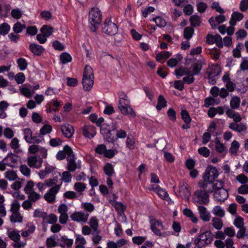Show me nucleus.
Returning <instances> with one entry per match:
<instances>
[{
    "label": "nucleus",
    "mask_w": 248,
    "mask_h": 248,
    "mask_svg": "<svg viewBox=\"0 0 248 248\" xmlns=\"http://www.w3.org/2000/svg\"><path fill=\"white\" fill-rule=\"evenodd\" d=\"M239 148V143L236 140H233L231 144L229 152L232 154H236Z\"/></svg>",
    "instance_id": "de8ad7c7"
},
{
    "label": "nucleus",
    "mask_w": 248,
    "mask_h": 248,
    "mask_svg": "<svg viewBox=\"0 0 248 248\" xmlns=\"http://www.w3.org/2000/svg\"><path fill=\"white\" fill-rule=\"evenodd\" d=\"M52 130V126L49 124H45L41 128L40 134L41 135H45L46 134L50 133Z\"/></svg>",
    "instance_id": "603ef678"
},
{
    "label": "nucleus",
    "mask_w": 248,
    "mask_h": 248,
    "mask_svg": "<svg viewBox=\"0 0 248 248\" xmlns=\"http://www.w3.org/2000/svg\"><path fill=\"white\" fill-rule=\"evenodd\" d=\"M150 223L151 229L155 235L163 237L166 236L165 232H161V231L164 229V227L160 221L153 219L150 220Z\"/></svg>",
    "instance_id": "0eeeda50"
},
{
    "label": "nucleus",
    "mask_w": 248,
    "mask_h": 248,
    "mask_svg": "<svg viewBox=\"0 0 248 248\" xmlns=\"http://www.w3.org/2000/svg\"><path fill=\"white\" fill-rule=\"evenodd\" d=\"M34 186V183L32 181H29L27 182L25 187H24V191L26 194L30 193L34 191L33 187Z\"/></svg>",
    "instance_id": "052dcab7"
},
{
    "label": "nucleus",
    "mask_w": 248,
    "mask_h": 248,
    "mask_svg": "<svg viewBox=\"0 0 248 248\" xmlns=\"http://www.w3.org/2000/svg\"><path fill=\"white\" fill-rule=\"evenodd\" d=\"M203 181L200 182L198 183V186L200 187V190L205 191L207 193L209 194L212 193L214 191V182L209 180H206L204 177H203Z\"/></svg>",
    "instance_id": "1a4fd4ad"
},
{
    "label": "nucleus",
    "mask_w": 248,
    "mask_h": 248,
    "mask_svg": "<svg viewBox=\"0 0 248 248\" xmlns=\"http://www.w3.org/2000/svg\"><path fill=\"white\" fill-rule=\"evenodd\" d=\"M153 20L154 21L157 26L162 28L166 25V22L164 19L160 16H156L153 18Z\"/></svg>",
    "instance_id": "c03bdc74"
},
{
    "label": "nucleus",
    "mask_w": 248,
    "mask_h": 248,
    "mask_svg": "<svg viewBox=\"0 0 248 248\" xmlns=\"http://www.w3.org/2000/svg\"><path fill=\"white\" fill-rule=\"evenodd\" d=\"M226 20L225 16L222 15L217 16L215 17H211L209 19V22L212 29L216 28L218 25L223 23Z\"/></svg>",
    "instance_id": "4468645a"
},
{
    "label": "nucleus",
    "mask_w": 248,
    "mask_h": 248,
    "mask_svg": "<svg viewBox=\"0 0 248 248\" xmlns=\"http://www.w3.org/2000/svg\"><path fill=\"white\" fill-rule=\"evenodd\" d=\"M122 113L124 115H130L131 116H136V113L133 108L128 104L119 108Z\"/></svg>",
    "instance_id": "5701e85b"
},
{
    "label": "nucleus",
    "mask_w": 248,
    "mask_h": 248,
    "mask_svg": "<svg viewBox=\"0 0 248 248\" xmlns=\"http://www.w3.org/2000/svg\"><path fill=\"white\" fill-rule=\"evenodd\" d=\"M17 63L19 69L24 71L26 69L28 66L27 61L23 58H20L17 60Z\"/></svg>",
    "instance_id": "ea45409f"
},
{
    "label": "nucleus",
    "mask_w": 248,
    "mask_h": 248,
    "mask_svg": "<svg viewBox=\"0 0 248 248\" xmlns=\"http://www.w3.org/2000/svg\"><path fill=\"white\" fill-rule=\"evenodd\" d=\"M94 75L92 68L86 65L83 72L82 83L83 88L86 91H90L93 84Z\"/></svg>",
    "instance_id": "f257e3e1"
},
{
    "label": "nucleus",
    "mask_w": 248,
    "mask_h": 248,
    "mask_svg": "<svg viewBox=\"0 0 248 248\" xmlns=\"http://www.w3.org/2000/svg\"><path fill=\"white\" fill-rule=\"evenodd\" d=\"M240 99L238 96H233L230 101V107L232 109H237L240 106Z\"/></svg>",
    "instance_id": "7c9ffc66"
},
{
    "label": "nucleus",
    "mask_w": 248,
    "mask_h": 248,
    "mask_svg": "<svg viewBox=\"0 0 248 248\" xmlns=\"http://www.w3.org/2000/svg\"><path fill=\"white\" fill-rule=\"evenodd\" d=\"M218 172L216 168L212 166H209L206 169L203 175V177H204L206 180L213 182L218 177Z\"/></svg>",
    "instance_id": "9b49d317"
},
{
    "label": "nucleus",
    "mask_w": 248,
    "mask_h": 248,
    "mask_svg": "<svg viewBox=\"0 0 248 248\" xmlns=\"http://www.w3.org/2000/svg\"><path fill=\"white\" fill-rule=\"evenodd\" d=\"M189 21L191 26L193 27L199 26L201 22L200 17L196 15L191 16Z\"/></svg>",
    "instance_id": "c756f323"
},
{
    "label": "nucleus",
    "mask_w": 248,
    "mask_h": 248,
    "mask_svg": "<svg viewBox=\"0 0 248 248\" xmlns=\"http://www.w3.org/2000/svg\"><path fill=\"white\" fill-rule=\"evenodd\" d=\"M167 106V101L163 95H160L157 100V104L156 105V109L160 110L162 108H165Z\"/></svg>",
    "instance_id": "c85d7f7f"
},
{
    "label": "nucleus",
    "mask_w": 248,
    "mask_h": 248,
    "mask_svg": "<svg viewBox=\"0 0 248 248\" xmlns=\"http://www.w3.org/2000/svg\"><path fill=\"white\" fill-rule=\"evenodd\" d=\"M40 31L42 34L48 37L52 34L53 29L52 27L44 25L41 27Z\"/></svg>",
    "instance_id": "a878e982"
},
{
    "label": "nucleus",
    "mask_w": 248,
    "mask_h": 248,
    "mask_svg": "<svg viewBox=\"0 0 248 248\" xmlns=\"http://www.w3.org/2000/svg\"><path fill=\"white\" fill-rule=\"evenodd\" d=\"M198 153L205 157H207L210 155V150L206 147H202L198 149Z\"/></svg>",
    "instance_id": "0e129e2a"
},
{
    "label": "nucleus",
    "mask_w": 248,
    "mask_h": 248,
    "mask_svg": "<svg viewBox=\"0 0 248 248\" xmlns=\"http://www.w3.org/2000/svg\"><path fill=\"white\" fill-rule=\"evenodd\" d=\"M238 122L230 123L229 126V128L237 132H242L247 131V127L246 124Z\"/></svg>",
    "instance_id": "2eb2a0df"
},
{
    "label": "nucleus",
    "mask_w": 248,
    "mask_h": 248,
    "mask_svg": "<svg viewBox=\"0 0 248 248\" xmlns=\"http://www.w3.org/2000/svg\"><path fill=\"white\" fill-rule=\"evenodd\" d=\"M65 150L67 153V160L68 161L67 169L69 171L73 172L77 169H80L81 167V161L78 160L76 162V157L72 148L70 146L65 147Z\"/></svg>",
    "instance_id": "7ed1b4c3"
},
{
    "label": "nucleus",
    "mask_w": 248,
    "mask_h": 248,
    "mask_svg": "<svg viewBox=\"0 0 248 248\" xmlns=\"http://www.w3.org/2000/svg\"><path fill=\"white\" fill-rule=\"evenodd\" d=\"M178 193L180 197L188 201L191 195L188 185L185 183H181L179 186Z\"/></svg>",
    "instance_id": "f8f14e48"
},
{
    "label": "nucleus",
    "mask_w": 248,
    "mask_h": 248,
    "mask_svg": "<svg viewBox=\"0 0 248 248\" xmlns=\"http://www.w3.org/2000/svg\"><path fill=\"white\" fill-rule=\"evenodd\" d=\"M61 241L66 245L67 248H71L73 244V240L68 239L66 236H63L61 237Z\"/></svg>",
    "instance_id": "338daca9"
},
{
    "label": "nucleus",
    "mask_w": 248,
    "mask_h": 248,
    "mask_svg": "<svg viewBox=\"0 0 248 248\" xmlns=\"http://www.w3.org/2000/svg\"><path fill=\"white\" fill-rule=\"evenodd\" d=\"M193 70L192 74L193 75H197L200 73L202 65L200 62H197L193 64L192 65Z\"/></svg>",
    "instance_id": "5fc2aeb1"
},
{
    "label": "nucleus",
    "mask_w": 248,
    "mask_h": 248,
    "mask_svg": "<svg viewBox=\"0 0 248 248\" xmlns=\"http://www.w3.org/2000/svg\"><path fill=\"white\" fill-rule=\"evenodd\" d=\"M34 217H41L43 219L46 218L47 215L46 213L40 211L39 209H36L33 213Z\"/></svg>",
    "instance_id": "bf43d9fd"
},
{
    "label": "nucleus",
    "mask_w": 248,
    "mask_h": 248,
    "mask_svg": "<svg viewBox=\"0 0 248 248\" xmlns=\"http://www.w3.org/2000/svg\"><path fill=\"white\" fill-rule=\"evenodd\" d=\"M60 57L61 62L63 64L70 62L72 61V57L71 55L67 52L62 53L60 55Z\"/></svg>",
    "instance_id": "473e14b6"
},
{
    "label": "nucleus",
    "mask_w": 248,
    "mask_h": 248,
    "mask_svg": "<svg viewBox=\"0 0 248 248\" xmlns=\"http://www.w3.org/2000/svg\"><path fill=\"white\" fill-rule=\"evenodd\" d=\"M221 72L219 67L217 65H212L210 68L208 69V75L209 76L217 77L218 76Z\"/></svg>",
    "instance_id": "b1692460"
},
{
    "label": "nucleus",
    "mask_w": 248,
    "mask_h": 248,
    "mask_svg": "<svg viewBox=\"0 0 248 248\" xmlns=\"http://www.w3.org/2000/svg\"><path fill=\"white\" fill-rule=\"evenodd\" d=\"M89 217L88 213H85L81 211L75 212L70 215V218L73 221L81 223L86 222Z\"/></svg>",
    "instance_id": "9d476101"
},
{
    "label": "nucleus",
    "mask_w": 248,
    "mask_h": 248,
    "mask_svg": "<svg viewBox=\"0 0 248 248\" xmlns=\"http://www.w3.org/2000/svg\"><path fill=\"white\" fill-rule=\"evenodd\" d=\"M229 196L228 191L225 188H221L216 190L214 194L215 199L218 202H223Z\"/></svg>",
    "instance_id": "ddd939ff"
},
{
    "label": "nucleus",
    "mask_w": 248,
    "mask_h": 248,
    "mask_svg": "<svg viewBox=\"0 0 248 248\" xmlns=\"http://www.w3.org/2000/svg\"><path fill=\"white\" fill-rule=\"evenodd\" d=\"M28 194H29L28 200L32 202H35L41 198V195L35 191L31 192Z\"/></svg>",
    "instance_id": "49530a36"
},
{
    "label": "nucleus",
    "mask_w": 248,
    "mask_h": 248,
    "mask_svg": "<svg viewBox=\"0 0 248 248\" xmlns=\"http://www.w3.org/2000/svg\"><path fill=\"white\" fill-rule=\"evenodd\" d=\"M213 240V235L209 230L201 233L195 240L196 246L205 247L211 244Z\"/></svg>",
    "instance_id": "20e7f679"
},
{
    "label": "nucleus",
    "mask_w": 248,
    "mask_h": 248,
    "mask_svg": "<svg viewBox=\"0 0 248 248\" xmlns=\"http://www.w3.org/2000/svg\"><path fill=\"white\" fill-rule=\"evenodd\" d=\"M193 76V74H192L191 72L186 75V76L183 78L182 81L184 83H186V84H190L193 83L195 80V78Z\"/></svg>",
    "instance_id": "09e8293b"
},
{
    "label": "nucleus",
    "mask_w": 248,
    "mask_h": 248,
    "mask_svg": "<svg viewBox=\"0 0 248 248\" xmlns=\"http://www.w3.org/2000/svg\"><path fill=\"white\" fill-rule=\"evenodd\" d=\"M30 49L34 54L38 56L40 55L44 50L42 46L34 43L30 45Z\"/></svg>",
    "instance_id": "4be33fe9"
},
{
    "label": "nucleus",
    "mask_w": 248,
    "mask_h": 248,
    "mask_svg": "<svg viewBox=\"0 0 248 248\" xmlns=\"http://www.w3.org/2000/svg\"><path fill=\"white\" fill-rule=\"evenodd\" d=\"M20 208V204L17 200H15L12 203L10 211L12 213L19 212L18 211Z\"/></svg>",
    "instance_id": "69168bd1"
},
{
    "label": "nucleus",
    "mask_w": 248,
    "mask_h": 248,
    "mask_svg": "<svg viewBox=\"0 0 248 248\" xmlns=\"http://www.w3.org/2000/svg\"><path fill=\"white\" fill-rule=\"evenodd\" d=\"M103 170L106 175L111 177L114 173L113 166L109 163H107L103 167Z\"/></svg>",
    "instance_id": "393cba45"
},
{
    "label": "nucleus",
    "mask_w": 248,
    "mask_h": 248,
    "mask_svg": "<svg viewBox=\"0 0 248 248\" xmlns=\"http://www.w3.org/2000/svg\"><path fill=\"white\" fill-rule=\"evenodd\" d=\"M213 227L217 230H220L223 226V222L220 218L214 217L212 220Z\"/></svg>",
    "instance_id": "72a5a7b5"
},
{
    "label": "nucleus",
    "mask_w": 248,
    "mask_h": 248,
    "mask_svg": "<svg viewBox=\"0 0 248 248\" xmlns=\"http://www.w3.org/2000/svg\"><path fill=\"white\" fill-rule=\"evenodd\" d=\"M215 149L217 152L221 153L225 150V147L223 143H221L217 139L215 143Z\"/></svg>",
    "instance_id": "e2e57ef3"
},
{
    "label": "nucleus",
    "mask_w": 248,
    "mask_h": 248,
    "mask_svg": "<svg viewBox=\"0 0 248 248\" xmlns=\"http://www.w3.org/2000/svg\"><path fill=\"white\" fill-rule=\"evenodd\" d=\"M86 188V185L84 183L77 182L74 184V189L78 192H82L85 190Z\"/></svg>",
    "instance_id": "4d7b16f0"
},
{
    "label": "nucleus",
    "mask_w": 248,
    "mask_h": 248,
    "mask_svg": "<svg viewBox=\"0 0 248 248\" xmlns=\"http://www.w3.org/2000/svg\"><path fill=\"white\" fill-rule=\"evenodd\" d=\"M26 28L24 24H21L19 22L16 23L13 26V31L16 33H19L22 31L23 30Z\"/></svg>",
    "instance_id": "58836bf2"
},
{
    "label": "nucleus",
    "mask_w": 248,
    "mask_h": 248,
    "mask_svg": "<svg viewBox=\"0 0 248 248\" xmlns=\"http://www.w3.org/2000/svg\"><path fill=\"white\" fill-rule=\"evenodd\" d=\"M189 73H190V71L186 67H181L175 70V74L178 78L181 77L186 75Z\"/></svg>",
    "instance_id": "bb28decb"
},
{
    "label": "nucleus",
    "mask_w": 248,
    "mask_h": 248,
    "mask_svg": "<svg viewBox=\"0 0 248 248\" xmlns=\"http://www.w3.org/2000/svg\"><path fill=\"white\" fill-rule=\"evenodd\" d=\"M10 30V26L7 23H3L0 25V34L3 36L6 35Z\"/></svg>",
    "instance_id": "a19ab883"
},
{
    "label": "nucleus",
    "mask_w": 248,
    "mask_h": 248,
    "mask_svg": "<svg viewBox=\"0 0 248 248\" xmlns=\"http://www.w3.org/2000/svg\"><path fill=\"white\" fill-rule=\"evenodd\" d=\"M8 237L14 242L19 241L20 235L18 231H11L8 232Z\"/></svg>",
    "instance_id": "4c0bfd02"
},
{
    "label": "nucleus",
    "mask_w": 248,
    "mask_h": 248,
    "mask_svg": "<svg viewBox=\"0 0 248 248\" xmlns=\"http://www.w3.org/2000/svg\"><path fill=\"white\" fill-rule=\"evenodd\" d=\"M198 209L200 218L204 221H209L210 219V215L206 208L202 205H198Z\"/></svg>",
    "instance_id": "f3484780"
},
{
    "label": "nucleus",
    "mask_w": 248,
    "mask_h": 248,
    "mask_svg": "<svg viewBox=\"0 0 248 248\" xmlns=\"http://www.w3.org/2000/svg\"><path fill=\"white\" fill-rule=\"evenodd\" d=\"M100 127V132L103 136L106 137L108 139V140H110V137H107V133L110 131V129H108V124H103Z\"/></svg>",
    "instance_id": "13d9d810"
},
{
    "label": "nucleus",
    "mask_w": 248,
    "mask_h": 248,
    "mask_svg": "<svg viewBox=\"0 0 248 248\" xmlns=\"http://www.w3.org/2000/svg\"><path fill=\"white\" fill-rule=\"evenodd\" d=\"M114 207L117 211L118 214L120 215L124 214V210L125 207L122 203L120 202H116L115 203Z\"/></svg>",
    "instance_id": "a18cd8bd"
},
{
    "label": "nucleus",
    "mask_w": 248,
    "mask_h": 248,
    "mask_svg": "<svg viewBox=\"0 0 248 248\" xmlns=\"http://www.w3.org/2000/svg\"><path fill=\"white\" fill-rule=\"evenodd\" d=\"M243 47L242 43H239L232 50L233 56L235 58H240L241 56V50Z\"/></svg>",
    "instance_id": "79ce46f5"
},
{
    "label": "nucleus",
    "mask_w": 248,
    "mask_h": 248,
    "mask_svg": "<svg viewBox=\"0 0 248 248\" xmlns=\"http://www.w3.org/2000/svg\"><path fill=\"white\" fill-rule=\"evenodd\" d=\"M244 15L238 12H233L231 15V18L229 23L231 26H235L237 21H240L243 19Z\"/></svg>",
    "instance_id": "aec40b11"
},
{
    "label": "nucleus",
    "mask_w": 248,
    "mask_h": 248,
    "mask_svg": "<svg viewBox=\"0 0 248 248\" xmlns=\"http://www.w3.org/2000/svg\"><path fill=\"white\" fill-rule=\"evenodd\" d=\"M118 28L116 24L112 22L110 19H107L102 27L104 33L109 35H114L117 33Z\"/></svg>",
    "instance_id": "423d86ee"
},
{
    "label": "nucleus",
    "mask_w": 248,
    "mask_h": 248,
    "mask_svg": "<svg viewBox=\"0 0 248 248\" xmlns=\"http://www.w3.org/2000/svg\"><path fill=\"white\" fill-rule=\"evenodd\" d=\"M193 201L197 205H206L209 202V194L199 189L196 190L193 195Z\"/></svg>",
    "instance_id": "39448f33"
},
{
    "label": "nucleus",
    "mask_w": 248,
    "mask_h": 248,
    "mask_svg": "<svg viewBox=\"0 0 248 248\" xmlns=\"http://www.w3.org/2000/svg\"><path fill=\"white\" fill-rule=\"evenodd\" d=\"M239 230L238 231L236 234V236L238 238H244L245 236H248V229H247L245 227H243L242 228H239Z\"/></svg>",
    "instance_id": "3c124183"
},
{
    "label": "nucleus",
    "mask_w": 248,
    "mask_h": 248,
    "mask_svg": "<svg viewBox=\"0 0 248 248\" xmlns=\"http://www.w3.org/2000/svg\"><path fill=\"white\" fill-rule=\"evenodd\" d=\"M42 160L40 161V163L39 165H36L37 162V157L35 156H31L28 158V165L31 167H35V168L38 169L41 166Z\"/></svg>",
    "instance_id": "cd10ccee"
},
{
    "label": "nucleus",
    "mask_w": 248,
    "mask_h": 248,
    "mask_svg": "<svg viewBox=\"0 0 248 248\" xmlns=\"http://www.w3.org/2000/svg\"><path fill=\"white\" fill-rule=\"evenodd\" d=\"M61 131L63 135L67 138H71L74 133V129L73 126L69 124L62 125Z\"/></svg>",
    "instance_id": "dca6fc26"
},
{
    "label": "nucleus",
    "mask_w": 248,
    "mask_h": 248,
    "mask_svg": "<svg viewBox=\"0 0 248 248\" xmlns=\"http://www.w3.org/2000/svg\"><path fill=\"white\" fill-rule=\"evenodd\" d=\"M102 19L101 11L97 8H92L89 12V21L91 24V30L95 32Z\"/></svg>",
    "instance_id": "f03ea898"
},
{
    "label": "nucleus",
    "mask_w": 248,
    "mask_h": 248,
    "mask_svg": "<svg viewBox=\"0 0 248 248\" xmlns=\"http://www.w3.org/2000/svg\"><path fill=\"white\" fill-rule=\"evenodd\" d=\"M240 68L241 71L248 70V58L247 57L242 58Z\"/></svg>",
    "instance_id": "774afa93"
},
{
    "label": "nucleus",
    "mask_w": 248,
    "mask_h": 248,
    "mask_svg": "<svg viewBox=\"0 0 248 248\" xmlns=\"http://www.w3.org/2000/svg\"><path fill=\"white\" fill-rule=\"evenodd\" d=\"M151 190H153L156 192L158 196L162 199L167 200L168 198L169 195L166 191L161 188L159 186L155 185L153 186L150 188Z\"/></svg>",
    "instance_id": "6ab92c4d"
},
{
    "label": "nucleus",
    "mask_w": 248,
    "mask_h": 248,
    "mask_svg": "<svg viewBox=\"0 0 248 248\" xmlns=\"http://www.w3.org/2000/svg\"><path fill=\"white\" fill-rule=\"evenodd\" d=\"M22 220L23 217L21 215L19 212L12 213L10 217V221L14 223H20L22 221Z\"/></svg>",
    "instance_id": "2f4dec72"
},
{
    "label": "nucleus",
    "mask_w": 248,
    "mask_h": 248,
    "mask_svg": "<svg viewBox=\"0 0 248 248\" xmlns=\"http://www.w3.org/2000/svg\"><path fill=\"white\" fill-rule=\"evenodd\" d=\"M81 207V208H84L85 210L90 213L92 212L94 210V205L91 202L82 203Z\"/></svg>",
    "instance_id": "6e6d98bb"
},
{
    "label": "nucleus",
    "mask_w": 248,
    "mask_h": 248,
    "mask_svg": "<svg viewBox=\"0 0 248 248\" xmlns=\"http://www.w3.org/2000/svg\"><path fill=\"white\" fill-rule=\"evenodd\" d=\"M24 139L26 141L29 143H31V140H32V132L30 128H25L24 130Z\"/></svg>",
    "instance_id": "c9c22d12"
},
{
    "label": "nucleus",
    "mask_w": 248,
    "mask_h": 248,
    "mask_svg": "<svg viewBox=\"0 0 248 248\" xmlns=\"http://www.w3.org/2000/svg\"><path fill=\"white\" fill-rule=\"evenodd\" d=\"M60 185H57L52 187L45 194L44 198L49 203H53L55 201L56 195L60 188Z\"/></svg>",
    "instance_id": "6e6552de"
},
{
    "label": "nucleus",
    "mask_w": 248,
    "mask_h": 248,
    "mask_svg": "<svg viewBox=\"0 0 248 248\" xmlns=\"http://www.w3.org/2000/svg\"><path fill=\"white\" fill-rule=\"evenodd\" d=\"M233 224L238 228H242L244 227L243 218L240 216L237 217L234 220Z\"/></svg>",
    "instance_id": "864d4df0"
},
{
    "label": "nucleus",
    "mask_w": 248,
    "mask_h": 248,
    "mask_svg": "<svg viewBox=\"0 0 248 248\" xmlns=\"http://www.w3.org/2000/svg\"><path fill=\"white\" fill-rule=\"evenodd\" d=\"M57 237V235H53L51 237L47 238L46 240V245L48 248H51L56 246V242L55 239Z\"/></svg>",
    "instance_id": "37998d69"
},
{
    "label": "nucleus",
    "mask_w": 248,
    "mask_h": 248,
    "mask_svg": "<svg viewBox=\"0 0 248 248\" xmlns=\"http://www.w3.org/2000/svg\"><path fill=\"white\" fill-rule=\"evenodd\" d=\"M94 130L95 127L93 126L85 125L82 128L83 134L86 138H92L95 134Z\"/></svg>",
    "instance_id": "a211bd4d"
},
{
    "label": "nucleus",
    "mask_w": 248,
    "mask_h": 248,
    "mask_svg": "<svg viewBox=\"0 0 248 248\" xmlns=\"http://www.w3.org/2000/svg\"><path fill=\"white\" fill-rule=\"evenodd\" d=\"M89 225L93 230L92 234L99 233L100 231L98 230V220L96 217H91Z\"/></svg>",
    "instance_id": "412c9836"
},
{
    "label": "nucleus",
    "mask_w": 248,
    "mask_h": 248,
    "mask_svg": "<svg viewBox=\"0 0 248 248\" xmlns=\"http://www.w3.org/2000/svg\"><path fill=\"white\" fill-rule=\"evenodd\" d=\"M182 119L186 124H190L191 118L190 117L188 111L186 110H182L181 112Z\"/></svg>",
    "instance_id": "8fccbe9b"
},
{
    "label": "nucleus",
    "mask_w": 248,
    "mask_h": 248,
    "mask_svg": "<svg viewBox=\"0 0 248 248\" xmlns=\"http://www.w3.org/2000/svg\"><path fill=\"white\" fill-rule=\"evenodd\" d=\"M62 141L61 139L59 138H56L51 139L49 140V145L52 147H57L60 146L62 144Z\"/></svg>",
    "instance_id": "680f3d73"
},
{
    "label": "nucleus",
    "mask_w": 248,
    "mask_h": 248,
    "mask_svg": "<svg viewBox=\"0 0 248 248\" xmlns=\"http://www.w3.org/2000/svg\"><path fill=\"white\" fill-rule=\"evenodd\" d=\"M194 29L190 27H186L184 31V37L187 40H189L192 38L194 33Z\"/></svg>",
    "instance_id": "f704fd0d"
},
{
    "label": "nucleus",
    "mask_w": 248,
    "mask_h": 248,
    "mask_svg": "<svg viewBox=\"0 0 248 248\" xmlns=\"http://www.w3.org/2000/svg\"><path fill=\"white\" fill-rule=\"evenodd\" d=\"M212 213L219 217H223L225 215V211L219 206H216L212 210Z\"/></svg>",
    "instance_id": "e433bc0d"
}]
</instances>
